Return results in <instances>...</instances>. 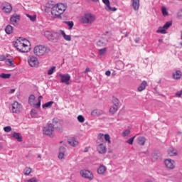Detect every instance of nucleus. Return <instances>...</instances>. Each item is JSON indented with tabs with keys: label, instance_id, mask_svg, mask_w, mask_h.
<instances>
[{
	"label": "nucleus",
	"instance_id": "1",
	"mask_svg": "<svg viewBox=\"0 0 182 182\" xmlns=\"http://www.w3.org/2000/svg\"><path fill=\"white\" fill-rule=\"evenodd\" d=\"M68 9V4L58 3L51 8L52 18L54 19H62L63 14Z\"/></svg>",
	"mask_w": 182,
	"mask_h": 182
},
{
	"label": "nucleus",
	"instance_id": "2",
	"mask_svg": "<svg viewBox=\"0 0 182 182\" xmlns=\"http://www.w3.org/2000/svg\"><path fill=\"white\" fill-rule=\"evenodd\" d=\"M15 48L22 53H26L31 50V43L26 38H19L14 43Z\"/></svg>",
	"mask_w": 182,
	"mask_h": 182
},
{
	"label": "nucleus",
	"instance_id": "3",
	"mask_svg": "<svg viewBox=\"0 0 182 182\" xmlns=\"http://www.w3.org/2000/svg\"><path fill=\"white\" fill-rule=\"evenodd\" d=\"M50 48L46 45H38L33 48V53L36 56L42 57L50 53Z\"/></svg>",
	"mask_w": 182,
	"mask_h": 182
},
{
	"label": "nucleus",
	"instance_id": "4",
	"mask_svg": "<svg viewBox=\"0 0 182 182\" xmlns=\"http://www.w3.org/2000/svg\"><path fill=\"white\" fill-rule=\"evenodd\" d=\"M43 36L50 42H56L59 40V33L57 32H52L50 31H46L43 32Z\"/></svg>",
	"mask_w": 182,
	"mask_h": 182
},
{
	"label": "nucleus",
	"instance_id": "5",
	"mask_svg": "<svg viewBox=\"0 0 182 182\" xmlns=\"http://www.w3.org/2000/svg\"><path fill=\"white\" fill-rule=\"evenodd\" d=\"M96 21V16L87 13L81 18L82 23H92Z\"/></svg>",
	"mask_w": 182,
	"mask_h": 182
},
{
	"label": "nucleus",
	"instance_id": "6",
	"mask_svg": "<svg viewBox=\"0 0 182 182\" xmlns=\"http://www.w3.org/2000/svg\"><path fill=\"white\" fill-rule=\"evenodd\" d=\"M55 127L53 124H48L46 127H44L43 129V134L46 136H49L50 137H53V130Z\"/></svg>",
	"mask_w": 182,
	"mask_h": 182
},
{
	"label": "nucleus",
	"instance_id": "7",
	"mask_svg": "<svg viewBox=\"0 0 182 182\" xmlns=\"http://www.w3.org/2000/svg\"><path fill=\"white\" fill-rule=\"evenodd\" d=\"M22 104L18 102V101H15L13 104H11L12 113H16L18 114L22 112Z\"/></svg>",
	"mask_w": 182,
	"mask_h": 182
},
{
	"label": "nucleus",
	"instance_id": "8",
	"mask_svg": "<svg viewBox=\"0 0 182 182\" xmlns=\"http://www.w3.org/2000/svg\"><path fill=\"white\" fill-rule=\"evenodd\" d=\"M28 62L29 65L31 68H38L39 67V60H38V58L35 56H31L28 59Z\"/></svg>",
	"mask_w": 182,
	"mask_h": 182
},
{
	"label": "nucleus",
	"instance_id": "9",
	"mask_svg": "<svg viewBox=\"0 0 182 182\" xmlns=\"http://www.w3.org/2000/svg\"><path fill=\"white\" fill-rule=\"evenodd\" d=\"M166 167L168 168V170H173L176 168V161L171 159H166L164 161Z\"/></svg>",
	"mask_w": 182,
	"mask_h": 182
},
{
	"label": "nucleus",
	"instance_id": "10",
	"mask_svg": "<svg viewBox=\"0 0 182 182\" xmlns=\"http://www.w3.org/2000/svg\"><path fill=\"white\" fill-rule=\"evenodd\" d=\"M80 174L82 177H84V178H87L90 181L93 180V173L89 170H81Z\"/></svg>",
	"mask_w": 182,
	"mask_h": 182
},
{
	"label": "nucleus",
	"instance_id": "11",
	"mask_svg": "<svg viewBox=\"0 0 182 182\" xmlns=\"http://www.w3.org/2000/svg\"><path fill=\"white\" fill-rule=\"evenodd\" d=\"M19 21H21V16L18 14H13L10 18V22L14 26H18Z\"/></svg>",
	"mask_w": 182,
	"mask_h": 182
},
{
	"label": "nucleus",
	"instance_id": "12",
	"mask_svg": "<svg viewBox=\"0 0 182 182\" xmlns=\"http://www.w3.org/2000/svg\"><path fill=\"white\" fill-rule=\"evenodd\" d=\"M61 83H65V85H70L69 81L70 80V75L69 74H60Z\"/></svg>",
	"mask_w": 182,
	"mask_h": 182
},
{
	"label": "nucleus",
	"instance_id": "13",
	"mask_svg": "<svg viewBox=\"0 0 182 182\" xmlns=\"http://www.w3.org/2000/svg\"><path fill=\"white\" fill-rule=\"evenodd\" d=\"M108 42L109 41L107 40V38L102 37L97 41V46H98V48H105Z\"/></svg>",
	"mask_w": 182,
	"mask_h": 182
},
{
	"label": "nucleus",
	"instance_id": "14",
	"mask_svg": "<svg viewBox=\"0 0 182 182\" xmlns=\"http://www.w3.org/2000/svg\"><path fill=\"white\" fill-rule=\"evenodd\" d=\"M97 151L100 154H106V151H107V148H106V145L105 144H100L97 146Z\"/></svg>",
	"mask_w": 182,
	"mask_h": 182
},
{
	"label": "nucleus",
	"instance_id": "15",
	"mask_svg": "<svg viewBox=\"0 0 182 182\" xmlns=\"http://www.w3.org/2000/svg\"><path fill=\"white\" fill-rule=\"evenodd\" d=\"M102 2L106 5V7H105L106 11H111V12H114L117 11V9H116V7L110 6L109 0H102Z\"/></svg>",
	"mask_w": 182,
	"mask_h": 182
},
{
	"label": "nucleus",
	"instance_id": "16",
	"mask_svg": "<svg viewBox=\"0 0 182 182\" xmlns=\"http://www.w3.org/2000/svg\"><path fill=\"white\" fill-rule=\"evenodd\" d=\"M173 25V21L166 22L162 28L160 29V33L166 34L167 33V29Z\"/></svg>",
	"mask_w": 182,
	"mask_h": 182
},
{
	"label": "nucleus",
	"instance_id": "17",
	"mask_svg": "<svg viewBox=\"0 0 182 182\" xmlns=\"http://www.w3.org/2000/svg\"><path fill=\"white\" fill-rule=\"evenodd\" d=\"M167 154L169 157H173L174 156H177L178 152L177 151V149H174V147L171 146L167 150Z\"/></svg>",
	"mask_w": 182,
	"mask_h": 182
},
{
	"label": "nucleus",
	"instance_id": "18",
	"mask_svg": "<svg viewBox=\"0 0 182 182\" xmlns=\"http://www.w3.org/2000/svg\"><path fill=\"white\" fill-rule=\"evenodd\" d=\"M134 11H139L140 8V0H131Z\"/></svg>",
	"mask_w": 182,
	"mask_h": 182
},
{
	"label": "nucleus",
	"instance_id": "19",
	"mask_svg": "<svg viewBox=\"0 0 182 182\" xmlns=\"http://www.w3.org/2000/svg\"><path fill=\"white\" fill-rule=\"evenodd\" d=\"M146 141H147V139L144 136H138L136 138L137 144L139 146H144V144H146Z\"/></svg>",
	"mask_w": 182,
	"mask_h": 182
},
{
	"label": "nucleus",
	"instance_id": "20",
	"mask_svg": "<svg viewBox=\"0 0 182 182\" xmlns=\"http://www.w3.org/2000/svg\"><path fill=\"white\" fill-rule=\"evenodd\" d=\"M60 33L62 35L65 41H67L68 42H70L72 41V36L66 35V33H65L63 30H60Z\"/></svg>",
	"mask_w": 182,
	"mask_h": 182
},
{
	"label": "nucleus",
	"instance_id": "21",
	"mask_svg": "<svg viewBox=\"0 0 182 182\" xmlns=\"http://www.w3.org/2000/svg\"><path fill=\"white\" fill-rule=\"evenodd\" d=\"M173 79L175 80H178L181 79L182 77V73L180 70H176L175 73H173Z\"/></svg>",
	"mask_w": 182,
	"mask_h": 182
},
{
	"label": "nucleus",
	"instance_id": "22",
	"mask_svg": "<svg viewBox=\"0 0 182 182\" xmlns=\"http://www.w3.org/2000/svg\"><path fill=\"white\" fill-rule=\"evenodd\" d=\"M2 10L4 12H6V14H11V12H12V5L8 3L5 6L2 8Z\"/></svg>",
	"mask_w": 182,
	"mask_h": 182
},
{
	"label": "nucleus",
	"instance_id": "23",
	"mask_svg": "<svg viewBox=\"0 0 182 182\" xmlns=\"http://www.w3.org/2000/svg\"><path fill=\"white\" fill-rule=\"evenodd\" d=\"M107 170V168L105 166V165H101L97 169L98 174H102V176L106 174V171Z\"/></svg>",
	"mask_w": 182,
	"mask_h": 182
},
{
	"label": "nucleus",
	"instance_id": "24",
	"mask_svg": "<svg viewBox=\"0 0 182 182\" xmlns=\"http://www.w3.org/2000/svg\"><path fill=\"white\" fill-rule=\"evenodd\" d=\"M161 11L162 13L163 16H164V18L167 17V16H170V14H168V8H167L165 6H163L161 8Z\"/></svg>",
	"mask_w": 182,
	"mask_h": 182
},
{
	"label": "nucleus",
	"instance_id": "25",
	"mask_svg": "<svg viewBox=\"0 0 182 182\" xmlns=\"http://www.w3.org/2000/svg\"><path fill=\"white\" fill-rule=\"evenodd\" d=\"M11 136L14 139H16V140L22 141V135H21V133L14 132L11 133Z\"/></svg>",
	"mask_w": 182,
	"mask_h": 182
},
{
	"label": "nucleus",
	"instance_id": "26",
	"mask_svg": "<svg viewBox=\"0 0 182 182\" xmlns=\"http://www.w3.org/2000/svg\"><path fill=\"white\" fill-rule=\"evenodd\" d=\"M35 95H30L29 98H28V103L30 105V106H32L33 107H36V104L35 103Z\"/></svg>",
	"mask_w": 182,
	"mask_h": 182
},
{
	"label": "nucleus",
	"instance_id": "27",
	"mask_svg": "<svg viewBox=\"0 0 182 182\" xmlns=\"http://www.w3.org/2000/svg\"><path fill=\"white\" fill-rule=\"evenodd\" d=\"M65 151H66V149L64 146H61L60 148V152L58 154V159H60V160H62L63 159V157H65Z\"/></svg>",
	"mask_w": 182,
	"mask_h": 182
},
{
	"label": "nucleus",
	"instance_id": "28",
	"mask_svg": "<svg viewBox=\"0 0 182 182\" xmlns=\"http://www.w3.org/2000/svg\"><path fill=\"white\" fill-rule=\"evenodd\" d=\"M68 143L70 146H73V147H76V146L79 144V141L75 139V138L68 139Z\"/></svg>",
	"mask_w": 182,
	"mask_h": 182
},
{
	"label": "nucleus",
	"instance_id": "29",
	"mask_svg": "<svg viewBox=\"0 0 182 182\" xmlns=\"http://www.w3.org/2000/svg\"><path fill=\"white\" fill-rule=\"evenodd\" d=\"M146 86H147V82L143 81L138 87V92H143V90L146 89Z\"/></svg>",
	"mask_w": 182,
	"mask_h": 182
},
{
	"label": "nucleus",
	"instance_id": "30",
	"mask_svg": "<svg viewBox=\"0 0 182 182\" xmlns=\"http://www.w3.org/2000/svg\"><path fill=\"white\" fill-rule=\"evenodd\" d=\"M5 32L7 35H11L14 32V27L11 25H7L5 28Z\"/></svg>",
	"mask_w": 182,
	"mask_h": 182
},
{
	"label": "nucleus",
	"instance_id": "31",
	"mask_svg": "<svg viewBox=\"0 0 182 182\" xmlns=\"http://www.w3.org/2000/svg\"><path fill=\"white\" fill-rule=\"evenodd\" d=\"M5 63H6V65H7V66H11V68H15V65L14 64V59H12V58L6 59Z\"/></svg>",
	"mask_w": 182,
	"mask_h": 182
},
{
	"label": "nucleus",
	"instance_id": "32",
	"mask_svg": "<svg viewBox=\"0 0 182 182\" xmlns=\"http://www.w3.org/2000/svg\"><path fill=\"white\" fill-rule=\"evenodd\" d=\"M107 52V48L105 47L103 48L98 50L99 56H105Z\"/></svg>",
	"mask_w": 182,
	"mask_h": 182
},
{
	"label": "nucleus",
	"instance_id": "33",
	"mask_svg": "<svg viewBox=\"0 0 182 182\" xmlns=\"http://www.w3.org/2000/svg\"><path fill=\"white\" fill-rule=\"evenodd\" d=\"M117 110H119V107H117V105H112L109 108V113L111 114H114V113H116Z\"/></svg>",
	"mask_w": 182,
	"mask_h": 182
},
{
	"label": "nucleus",
	"instance_id": "34",
	"mask_svg": "<svg viewBox=\"0 0 182 182\" xmlns=\"http://www.w3.org/2000/svg\"><path fill=\"white\" fill-rule=\"evenodd\" d=\"M100 114H102V112L99 111L98 109H94L91 112V116H92L93 117H96L97 116H100Z\"/></svg>",
	"mask_w": 182,
	"mask_h": 182
},
{
	"label": "nucleus",
	"instance_id": "35",
	"mask_svg": "<svg viewBox=\"0 0 182 182\" xmlns=\"http://www.w3.org/2000/svg\"><path fill=\"white\" fill-rule=\"evenodd\" d=\"M26 16H27V18H28L30 19V21H31V22H35L36 21V15L31 16V15L26 14Z\"/></svg>",
	"mask_w": 182,
	"mask_h": 182
},
{
	"label": "nucleus",
	"instance_id": "36",
	"mask_svg": "<svg viewBox=\"0 0 182 182\" xmlns=\"http://www.w3.org/2000/svg\"><path fill=\"white\" fill-rule=\"evenodd\" d=\"M53 104V101H50L48 102H46V104L43 105V109L51 107Z\"/></svg>",
	"mask_w": 182,
	"mask_h": 182
},
{
	"label": "nucleus",
	"instance_id": "37",
	"mask_svg": "<svg viewBox=\"0 0 182 182\" xmlns=\"http://www.w3.org/2000/svg\"><path fill=\"white\" fill-rule=\"evenodd\" d=\"M113 106H117V107H119L120 101H119V99L117 98H113L112 100Z\"/></svg>",
	"mask_w": 182,
	"mask_h": 182
},
{
	"label": "nucleus",
	"instance_id": "38",
	"mask_svg": "<svg viewBox=\"0 0 182 182\" xmlns=\"http://www.w3.org/2000/svg\"><path fill=\"white\" fill-rule=\"evenodd\" d=\"M31 172H32V169L29 167H26L24 169L23 173L25 174V176H29V174H31Z\"/></svg>",
	"mask_w": 182,
	"mask_h": 182
},
{
	"label": "nucleus",
	"instance_id": "39",
	"mask_svg": "<svg viewBox=\"0 0 182 182\" xmlns=\"http://www.w3.org/2000/svg\"><path fill=\"white\" fill-rule=\"evenodd\" d=\"M42 99H43V97H42V95H40L38 98V102L37 104L36 105V109H39V107H41V102L42 100Z\"/></svg>",
	"mask_w": 182,
	"mask_h": 182
},
{
	"label": "nucleus",
	"instance_id": "40",
	"mask_svg": "<svg viewBox=\"0 0 182 182\" xmlns=\"http://www.w3.org/2000/svg\"><path fill=\"white\" fill-rule=\"evenodd\" d=\"M55 70H56L55 66L51 67V68H50L48 71V76H50V75H53V72H55Z\"/></svg>",
	"mask_w": 182,
	"mask_h": 182
},
{
	"label": "nucleus",
	"instance_id": "41",
	"mask_svg": "<svg viewBox=\"0 0 182 182\" xmlns=\"http://www.w3.org/2000/svg\"><path fill=\"white\" fill-rule=\"evenodd\" d=\"M77 119L80 123H85V117L83 115H78Z\"/></svg>",
	"mask_w": 182,
	"mask_h": 182
},
{
	"label": "nucleus",
	"instance_id": "42",
	"mask_svg": "<svg viewBox=\"0 0 182 182\" xmlns=\"http://www.w3.org/2000/svg\"><path fill=\"white\" fill-rule=\"evenodd\" d=\"M104 139H105V141H108L109 144H110V143H112V141H110V135H109V134H105Z\"/></svg>",
	"mask_w": 182,
	"mask_h": 182
},
{
	"label": "nucleus",
	"instance_id": "43",
	"mask_svg": "<svg viewBox=\"0 0 182 182\" xmlns=\"http://www.w3.org/2000/svg\"><path fill=\"white\" fill-rule=\"evenodd\" d=\"M65 23H66V25H68V26L69 27L68 29L70 31V29H72V28H73V21H65Z\"/></svg>",
	"mask_w": 182,
	"mask_h": 182
},
{
	"label": "nucleus",
	"instance_id": "44",
	"mask_svg": "<svg viewBox=\"0 0 182 182\" xmlns=\"http://www.w3.org/2000/svg\"><path fill=\"white\" fill-rule=\"evenodd\" d=\"M0 77H2V79H9V77H11V74L1 73Z\"/></svg>",
	"mask_w": 182,
	"mask_h": 182
},
{
	"label": "nucleus",
	"instance_id": "45",
	"mask_svg": "<svg viewBox=\"0 0 182 182\" xmlns=\"http://www.w3.org/2000/svg\"><path fill=\"white\" fill-rule=\"evenodd\" d=\"M122 136L126 137L130 134V129H127L122 132Z\"/></svg>",
	"mask_w": 182,
	"mask_h": 182
},
{
	"label": "nucleus",
	"instance_id": "46",
	"mask_svg": "<svg viewBox=\"0 0 182 182\" xmlns=\"http://www.w3.org/2000/svg\"><path fill=\"white\" fill-rule=\"evenodd\" d=\"M134 139H136V136H133V137L129 139L128 140L126 141V143L132 145V144H133V142L134 141Z\"/></svg>",
	"mask_w": 182,
	"mask_h": 182
},
{
	"label": "nucleus",
	"instance_id": "47",
	"mask_svg": "<svg viewBox=\"0 0 182 182\" xmlns=\"http://www.w3.org/2000/svg\"><path fill=\"white\" fill-rule=\"evenodd\" d=\"M4 130L6 133H9V132L12 131V127H11V126H7L4 128Z\"/></svg>",
	"mask_w": 182,
	"mask_h": 182
},
{
	"label": "nucleus",
	"instance_id": "48",
	"mask_svg": "<svg viewBox=\"0 0 182 182\" xmlns=\"http://www.w3.org/2000/svg\"><path fill=\"white\" fill-rule=\"evenodd\" d=\"M105 139V134H99L97 136V139L100 140L101 141H103V139Z\"/></svg>",
	"mask_w": 182,
	"mask_h": 182
},
{
	"label": "nucleus",
	"instance_id": "49",
	"mask_svg": "<svg viewBox=\"0 0 182 182\" xmlns=\"http://www.w3.org/2000/svg\"><path fill=\"white\" fill-rule=\"evenodd\" d=\"M177 16L179 19H182V9L178 12Z\"/></svg>",
	"mask_w": 182,
	"mask_h": 182
},
{
	"label": "nucleus",
	"instance_id": "50",
	"mask_svg": "<svg viewBox=\"0 0 182 182\" xmlns=\"http://www.w3.org/2000/svg\"><path fill=\"white\" fill-rule=\"evenodd\" d=\"M159 153H156V151H154L153 153V157L154 159H155L156 160H157V159H159V156H158Z\"/></svg>",
	"mask_w": 182,
	"mask_h": 182
},
{
	"label": "nucleus",
	"instance_id": "51",
	"mask_svg": "<svg viewBox=\"0 0 182 182\" xmlns=\"http://www.w3.org/2000/svg\"><path fill=\"white\" fill-rule=\"evenodd\" d=\"M176 95L178 97H181V96H182V91H178V92L176 93Z\"/></svg>",
	"mask_w": 182,
	"mask_h": 182
},
{
	"label": "nucleus",
	"instance_id": "52",
	"mask_svg": "<svg viewBox=\"0 0 182 182\" xmlns=\"http://www.w3.org/2000/svg\"><path fill=\"white\" fill-rule=\"evenodd\" d=\"M5 59H6V57H5V55L0 56V62H3V60H5Z\"/></svg>",
	"mask_w": 182,
	"mask_h": 182
},
{
	"label": "nucleus",
	"instance_id": "53",
	"mask_svg": "<svg viewBox=\"0 0 182 182\" xmlns=\"http://www.w3.org/2000/svg\"><path fill=\"white\" fill-rule=\"evenodd\" d=\"M35 114H36V110L32 109L31 110V116H35Z\"/></svg>",
	"mask_w": 182,
	"mask_h": 182
},
{
	"label": "nucleus",
	"instance_id": "54",
	"mask_svg": "<svg viewBox=\"0 0 182 182\" xmlns=\"http://www.w3.org/2000/svg\"><path fill=\"white\" fill-rule=\"evenodd\" d=\"M111 74H112V73L110 72V70H107L105 72L106 76H110Z\"/></svg>",
	"mask_w": 182,
	"mask_h": 182
},
{
	"label": "nucleus",
	"instance_id": "55",
	"mask_svg": "<svg viewBox=\"0 0 182 182\" xmlns=\"http://www.w3.org/2000/svg\"><path fill=\"white\" fill-rule=\"evenodd\" d=\"M88 72H90V68H87L84 72V73H88Z\"/></svg>",
	"mask_w": 182,
	"mask_h": 182
},
{
	"label": "nucleus",
	"instance_id": "56",
	"mask_svg": "<svg viewBox=\"0 0 182 182\" xmlns=\"http://www.w3.org/2000/svg\"><path fill=\"white\" fill-rule=\"evenodd\" d=\"M124 35L125 38H127V36H129V35H130V33L126 32V33H124Z\"/></svg>",
	"mask_w": 182,
	"mask_h": 182
},
{
	"label": "nucleus",
	"instance_id": "57",
	"mask_svg": "<svg viewBox=\"0 0 182 182\" xmlns=\"http://www.w3.org/2000/svg\"><path fill=\"white\" fill-rule=\"evenodd\" d=\"M136 43H139V42L140 41V38H137L134 40Z\"/></svg>",
	"mask_w": 182,
	"mask_h": 182
},
{
	"label": "nucleus",
	"instance_id": "58",
	"mask_svg": "<svg viewBox=\"0 0 182 182\" xmlns=\"http://www.w3.org/2000/svg\"><path fill=\"white\" fill-rule=\"evenodd\" d=\"M10 93H15V89H12L10 90Z\"/></svg>",
	"mask_w": 182,
	"mask_h": 182
},
{
	"label": "nucleus",
	"instance_id": "59",
	"mask_svg": "<svg viewBox=\"0 0 182 182\" xmlns=\"http://www.w3.org/2000/svg\"><path fill=\"white\" fill-rule=\"evenodd\" d=\"M2 149H4V146H2V144L0 143V150H2Z\"/></svg>",
	"mask_w": 182,
	"mask_h": 182
},
{
	"label": "nucleus",
	"instance_id": "60",
	"mask_svg": "<svg viewBox=\"0 0 182 182\" xmlns=\"http://www.w3.org/2000/svg\"><path fill=\"white\" fill-rule=\"evenodd\" d=\"M156 32H157L158 33H160V28H159V29L156 31Z\"/></svg>",
	"mask_w": 182,
	"mask_h": 182
},
{
	"label": "nucleus",
	"instance_id": "61",
	"mask_svg": "<svg viewBox=\"0 0 182 182\" xmlns=\"http://www.w3.org/2000/svg\"><path fill=\"white\" fill-rule=\"evenodd\" d=\"M91 1H92L93 2H97V1L99 0H91Z\"/></svg>",
	"mask_w": 182,
	"mask_h": 182
},
{
	"label": "nucleus",
	"instance_id": "62",
	"mask_svg": "<svg viewBox=\"0 0 182 182\" xmlns=\"http://www.w3.org/2000/svg\"><path fill=\"white\" fill-rule=\"evenodd\" d=\"M180 45H181V48H182V43H180Z\"/></svg>",
	"mask_w": 182,
	"mask_h": 182
},
{
	"label": "nucleus",
	"instance_id": "63",
	"mask_svg": "<svg viewBox=\"0 0 182 182\" xmlns=\"http://www.w3.org/2000/svg\"><path fill=\"white\" fill-rule=\"evenodd\" d=\"M38 158L41 159V155H38Z\"/></svg>",
	"mask_w": 182,
	"mask_h": 182
},
{
	"label": "nucleus",
	"instance_id": "64",
	"mask_svg": "<svg viewBox=\"0 0 182 182\" xmlns=\"http://www.w3.org/2000/svg\"><path fill=\"white\" fill-rule=\"evenodd\" d=\"M53 123H55V119H53Z\"/></svg>",
	"mask_w": 182,
	"mask_h": 182
}]
</instances>
